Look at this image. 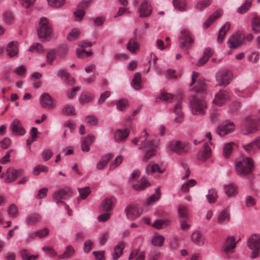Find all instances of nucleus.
Returning <instances> with one entry per match:
<instances>
[{
    "label": "nucleus",
    "instance_id": "603ef678",
    "mask_svg": "<svg viewBox=\"0 0 260 260\" xmlns=\"http://www.w3.org/2000/svg\"><path fill=\"white\" fill-rule=\"evenodd\" d=\"M78 191L80 193V198L84 200L85 199L90 193L91 190L89 186H86L82 188H78Z\"/></svg>",
    "mask_w": 260,
    "mask_h": 260
},
{
    "label": "nucleus",
    "instance_id": "58836bf2",
    "mask_svg": "<svg viewBox=\"0 0 260 260\" xmlns=\"http://www.w3.org/2000/svg\"><path fill=\"white\" fill-rule=\"evenodd\" d=\"M93 99L94 96L92 94L84 92L81 94L79 100L81 104L84 105L91 102Z\"/></svg>",
    "mask_w": 260,
    "mask_h": 260
},
{
    "label": "nucleus",
    "instance_id": "680f3d73",
    "mask_svg": "<svg viewBox=\"0 0 260 260\" xmlns=\"http://www.w3.org/2000/svg\"><path fill=\"white\" fill-rule=\"evenodd\" d=\"M49 230L48 228H44L35 232V235L36 237L43 238L46 237L49 234Z\"/></svg>",
    "mask_w": 260,
    "mask_h": 260
},
{
    "label": "nucleus",
    "instance_id": "7ed1b4c3",
    "mask_svg": "<svg viewBox=\"0 0 260 260\" xmlns=\"http://www.w3.org/2000/svg\"><path fill=\"white\" fill-rule=\"evenodd\" d=\"M259 119L254 116L247 117L240 124V129L244 135L254 133L257 130V125Z\"/></svg>",
    "mask_w": 260,
    "mask_h": 260
},
{
    "label": "nucleus",
    "instance_id": "a19ab883",
    "mask_svg": "<svg viewBox=\"0 0 260 260\" xmlns=\"http://www.w3.org/2000/svg\"><path fill=\"white\" fill-rule=\"evenodd\" d=\"M164 241L165 238L164 236L159 234H155L152 237L151 243L154 246L161 247L163 245Z\"/></svg>",
    "mask_w": 260,
    "mask_h": 260
},
{
    "label": "nucleus",
    "instance_id": "37998d69",
    "mask_svg": "<svg viewBox=\"0 0 260 260\" xmlns=\"http://www.w3.org/2000/svg\"><path fill=\"white\" fill-rule=\"evenodd\" d=\"M206 197L209 203L212 204L216 202L218 196L215 189H211L208 190V194Z\"/></svg>",
    "mask_w": 260,
    "mask_h": 260
},
{
    "label": "nucleus",
    "instance_id": "4be33fe9",
    "mask_svg": "<svg viewBox=\"0 0 260 260\" xmlns=\"http://www.w3.org/2000/svg\"><path fill=\"white\" fill-rule=\"evenodd\" d=\"M18 42L15 41H12L8 44L6 47V51L10 57H14L18 54Z\"/></svg>",
    "mask_w": 260,
    "mask_h": 260
},
{
    "label": "nucleus",
    "instance_id": "20e7f679",
    "mask_svg": "<svg viewBox=\"0 0 260 260\" xmlns=\"http://www.w3.org/2000/svg\"><path fill=\"white\" fill-rule=\"evenodd\" d=\"M253 167V160L250 157H246L235 165L237 173L241 176H245L250 173Z\"/></svg>",
    "mask_w": 260,
    "mask_h": 260
},
{
    "label": "nucleus",
    "instance_id": "412c9836",
    "mask_svg": "<svg viewBox=\"0 0 260 260\" xmlns=\"http://www.w3.org/2000/svg\"><path fill=\"white\" fill-rule=\"evenodd\" d=\"M21 173V170L18 171L12 167H9L6 172L7 177L5 179V182L10 183L14 181Z\"/></svg>",
    "mask_w": 260,
    "mask_h": 260
},
{
    "label": "nucleus",
    "instance_id": "4468645a",
    "mask_svg": "<svg viewBox=\"0 0 260 260\" xmlns=\"http://www.w3.org/2000/svg\"><path fill=\"white\" fill-rule=\"evenodd\" d=\"M231 99L229 94L224 90H220L215 96L213 103L218 106H222Z\"/></svg>",
    "mask_w": 260,
    "mask_h": 260
},
{
    "label": "nucleus",
    "instance_id": "7c9ffc66",
    "mask_svg": "<svg viewBox=\"0 0 260 260\" xmlns=\"http://www.w3.org/2000/svg\"><path fill=\"white\" fill-rule=\"evenodd\" d=\"M167 151L169 153H179V140L171 141L167 144Z\"/></svg>",
    "mask_w": 260,
    "mask_h": 260
},
{
    "label": "nucleus",
    "instance_id": "f3484780",
    "mask_svg": "<svg viewBox=\"0 0 260 260\" xmlns=\"http://www.w3.org/2000/svg\"><path fill=\"white\" fill-rule=\"evenodd\" d=\"M125 211L127 218L129 219L134 220L140 216L142 210L137 207L128 206L125 208Z\"/></svg>",
    "mask_w": 260,
    "mask_h": 260
},
{
    "label": "nucleus",
    "instance_id": "423d86ee",
    "mask_svg": "<svg viewBox=\"0 0 260 260\" xmlns=\"http://www.w3.org/2000/svg\"><path fill=\"white\" fill-rule=\"evenodd\" d=\"M52 29L46 17L41 18L39 26L37 29L38 35L40 38H46L52 33Z\"/></svg>",
    "mask_w": 260,
    "mask_h": 260
},
{
    "label": "nucleus",
    "instance_id": "dca6fc26",
    "mask_svg": "<svg viewBox=\"0 0 260 260\" xmlns=\"http://www.w3.org/2000/svg\"><path fill=\"white\" fill-rule=\"evenodd\" d=\"M203 143L204 145L203 150L198 152L197 157L199 160L204 161L211 156V151L209 146L211 145V143L204 142H203Z\"/></svg>",
    "mask_w": 260,
    "mask_h": 260
},
{
    "label": "nucleus",
    "instance_id": "72a5a7b5",
    "mask_svg": "<svg viewBox=\"0 0 260 260\" xmlns=\"http://www.w3.org/2000/svg\"><path fill=\"white\" fill-rule=\"evenodd\" d=\"M127 49L132 53H135L140 48V45L137 42V40L134 38H131L129 40L127 44Z\"/></svg>",
    "mask_w": 260,
    "mask_h": 260
},
{
    "label": "nucleus",
    "instance_id": "9d476101",
    "mask_svg": "<svg viewBox=\"0 0 260 260\" xmlns=\"http://www.w3.org/2000/svg\"><path fill=\"white\" fill-rule=\"evenodd\" d=\"M235 129V126L234 123L226 121L219 125L217 127L216 132L219 136L223 137L228 134L232 133Z\"/></svg>",
    "mask_w": 260,
    "mask_h": 260
},
{
    "label": "nucleus",
    "instance_id": "f257e3e1",
    "mask_svg": "<svg viewBox=\"0 0 260 260\" xmlns=\"http://www.w3.org/2000/svg\"><path fill=\"white\" fill-rule=\"evenodd\" d=\"M158 145V143L154 140L147 141L146 138L141 142V146L139 147V149L142 150L144 153V155L143 157V161L144 162H147L150 159L156 155V148Z\"/></svg>",
    "mask_w": 260,
    "mask_h": 260
},
{
    "label": "nucleus",
    "instance_id": "ea45409f",
    "mask_svg": "<svg viewBox=\"0 0 260 260\" xmlns=\"http://www.w3.org/2000/svg\"><path fill=\"white\" fill-rule=\"evenodd\" d=\"M75 250L72 246H68L66 247L64 252L59 254L58 258L59 259H67L70 258L74 253Z\"/></svg>",
    "mask_w": 260,
    "mask_h": 260
},
{
    "label": "nucleus",
    "instance_id": "338daca9",
    "mask_svg": "<svg viewBox=\"0 0 260 260\" xmlns=\"http://www.w3.org/2000/svg\"><path fill=\"white\" fill-rule=\"evenodd\" d=\"M128 106L126 100L121 99L117 102V108L119 111H123Z\"/></svg>",
    "mask_w": 260,
    "mask_h": 260
},
{
    "label": "nucleus",
    "instance_id": "c85d7f7f",
    "mask_svg": "<svg viewBox=\"0 0 260 260\" xmlns=\"http://www.w3.org/2000/svg\"><path fill=\"white\" fill-rule=\"evenodd\" d=\"M124 247V243L122 241L118 242L114 247V252L112 254L113 260H117L119 258L123 252Z\"/></svg>",
    "mask_w": 260,
    "mask_h": 260
},
{
    "label": "nucleus",
    "instance_id": "774afa93",
    "mask_svg": "<svg viewBox=\"0 0 260 260\" xmlns=\"http://www.w3.org/2000/svg\"><path fill=\"white\" fill-rule=\"evenodd\" d=\"M11 144V140L7 137L4 138L0 142L1 147L3 149H6L9 148Z\"/></svg>",
    "mask_w": 260,
    "mask_h": 260
},
{
    "label": "nucleus",
    "instance_id": "1a4fd4ad",
    "mask_svg": "<svg viewBox=\"0 0 260 260\" xmlns=\"http://www.w3.org/2000/svg\"><path fill=\"white\" fill-rule=\"evenodd\" d=\"M190 226L187 210L185 207L180 205V229L186 231Z\"/></svg>",
    "mask_w": 260,
    "mask_h": 260
},
{
    "label": "nucleus",
    "instance_id": "a211bd4d",
    "mask_svg": "<svg viewBox=\"0 0 260 260\" xmlns=\"http://www.w3.org/2000/svg\"><path fill=\"white\" fill-rule=\"evenodd\" d=\"M243 147L249 154L255 153L260 150V138H257L253 142L244 145Z\"/></svg>",
    "mask_w": 260,
    "mask_h": 260
},
{
    "label": "nucleus",
    "instance_id": "49530a36",
    "mask_svg": "<svg viewBox=\"0 0 260 260\" xmlns=\"http://www.w3.org/2000/svg\"><path fill=\"white\" fill-rule=\"evenodd\" d=\"M40 218V216L38 213L30 214L26 218V222L28 224H34L37 223Z\"/></svg>",
    "mask_w": 260,
    "mask_h": 260
},
{
    "label": "nucleus",
    "instance_id": "c03bdc74",
    "mask_svg": "<svg viewBox=\"0 0 260 260\" xmlns=\"http://www.w3.org/2000/svg\"><path fill=\"white\" fill-rule=\"evenodd\" d=\"M251 29L255 33L260 32V17L256 16L252 19Z\"/></svg>",
    "mask_w": 260,
    "mask_h": 260
},
{
    "label": "nucleus",
    "instance_id": "2f4dec72",
    "mask_svg": "<svg viewBox=\"0 0 260 260\" xmlns=\"http://www.w3.org/2000/svg\"><path fill=\"white\" fill-rule=\"evenodd\" d=\"M132 86L137 90L142 88V80L140 73L138 72L135 74L132 82Z\"/></svg>",
    "mask_w": 260,
    "mask_h": 260
},
{
    "label": "nucleus",
    "instance_id": "052dcab7",
    "mask_svg": "<svg viewBox=\"0 0 260 260\" xmlns=\"http://www.w3.org/2000/svg\"><path fill=\"white\" fill-rule=\"evenodd\" d=\"M53 155V153L51 149H46L42 153V157L44 161L48 160Z\"/></svg>",
    "mask_w": 260,
    "mask_h": 260
},
{
    "label": "nucleus",
    "instance_id": "e433bc0d",
    "mask_svg": "<svg viewBox=\"0 0 260 260\" xmlns=\"http://www.w3.org/2000/svg\"><path fill=\"white\" fill-rule=\"evenodd\" d=\"M236 147V145L233 142H230L225 144L223 148V153L224 157L228 158Z\"/></svg>",
    "mask_w": 260,
    "mask_h": 260
},
{
    "label": "nucleus",
    "instance_id": "a18cd8bd",
    "mask_svg": "<svg viewBox=\"0 0 260 260\" xmlns=\"http://www.w3.org/2000/svg\"><path fill=\"white\" fill-rule=\"evenodd\" d=\"M62 114L67 116H73L76 114L75 109L71 105H66L62 109Z\"/></svg>",
    "mask_w": 260,
    "mask_h": 260
},
{
    "label": "nucleus",
    "instance_id": "5fc2aeb1",
    "mask_svg": "<svg viewBox=\"0 0 260 260\" xmlns=\"http://www.w3.org/2000/svg\"><path fill=\"white\" fill-rule=\"evenodd\" d=\"M169 221L167 220L158 219L156 220L152 224L153 226L157 229H160L168 224Z\"/></svg>",
    "mask_w": 260,
    "mask_h": 260
},
{
    "label": "nucleus",
    "instance_id": "ddd939ff",
    "mask_svg": "<svg viewBox=\"0 0 260 260\" xmlns=\"http://www.w3.org/2000/svg\"><path fill=\"white\" fill-rule=\"evenodd\" d=\"M244 40L243 36L238 33L231 36L228 40V46L230 48H237L240 46Z\"/></svg>",
    "mask_w": 260,
    "mask_h": 260
},
{
    "label": "nucleus",
    "instance_id": "2eb2a0df",
    "mask_svg": "<svg viewBox=\"0 0 260 260\" xmlns=\"http://www.w3.org/2000/svg\"><path fill=\"white\" fill-rule=\"evenodd\" d=\"M10 129L12 132L15 135H24L25 131L22 126L20 121L17 119H14L10 125Z\"/></svg>",
    "mask_w": 260,
    "mask_h": 260
},
{
    "label": "nucleus",
    "instance_id": "09e8293b",
    "mask_svg": "<svg viewBox=\"0 0 260 260\" xmlns=\"http://www.w3.org/2000/svg\"><path fill=\"white\" fill-rule=\"evenodd\" d=\"M190 149V144L188 142H180V155L187 153Z\"/></svg>",
    "mask_w": 260,
    "mask_h": 260
},
{
    "label": "nucleus",
    "instance_id": "de8ad7c7",
    "mask_svg": "<svg viewBox=\"0 0 260 260\" xmlns=\"http://www.w3.org/2000/svg\"><path fill=\"white\" fill-rule=\"evenodd\" d=\"M252 1L253 0H246L245 3L238 8L237 11L241 14L247 12L250 8Z\"/></svg>",
    "mask_w": 260,
    "mask_h": 260
},
{
    "label": "nucleus",
    "instance_id": "c9c22d12",
    "mask_svg": "<svg viewBox=\"0 0 260 260\" xmlns=\"http://www.w3.org/2000/svg\"><path fill=\"white\" fill-rule=\"evenodd\" d=\"M230 219V215L228 210H222L220 211L217 216V222L218 223H223L228 222Z\"/></svg>",
    "mask_w": 260,
    "mask_h": 260
},
{
    "label": "nucleus",
    "instance_id": "9b49d317",
    "mask_svg": "<svg viewBox=\"0 0 260 260\" xmlns=\"http://www.w3.org/2000/svg\"><path fill=\"white\" fill-rule=\"evenodd\" d=\"M40 102L42 107L47 109H52L55 106L53 99L47 92L43 93L41 95Z\"/></svg>",
    "mask_w": 260,
    "mask_h": 260
},
{
    "label": "nucleus",
    "instance_id": "864d4df0",
    "mask_svg": "<svg viewBox=\"0 0 260 260\" xmlns=\"http://www.w3.org/2000/svg\"><path fill=\"white\" fill-rule=\"evenodd\" d=\"M20 253L23 260H35L38 257L37 255H29L28 251L25 249H22Z\"/></svg>",
    "mask_w": 260,
    "mask_h": 260
},
{
    "label": "nucleus",
    "instance_id": "a878e982",
    "mask_svg": "<svg viewBox=\"0 0 260 260\" xmlns=\"http://www.w3.org/2000/svg\"><path fill=\"white\" fill-rule=\"evenodd\" d=\"M149 186H150V183L148 180L143 177L140 181L133 185V188L134 190L139 191L144 190Z\"/></svg>",
    "mask_w": 260,
    "mask_h": 260
},
{
    "label": "nucleus",
    "instance_id": "0e129e2a",
    "mask_svg": "<svg viewBox=\"0 0 260 260\" xmlns=\"http://www.w3.org/2000/svg\"><path fill=\"white\" fill-rule=\"evenodd\" d=\"M48 4L52 7L59 8L63 6L64 0H48Z\"/></svg>",
    "mask_w": 260,
    "mask_h": 260
},
{
    "label": "nucleus",
    "instance_id": "f03ea898",
    "mask_svg": "<svg viewBox=\"0 0 260 260\" xmlns=\"http://www.w3.org/2000/svg\"><path fill=\"white\" fill-rule=\"evenodd\" d=\"M189 101L190 109L192 114L196 115H204L206 114L207 104L205 101L196 95H192L190 98Z\"/></svg>",
    "mask_w": 260,
    "mask_h": 260
},
{
    "label": "nucleus",
    "instance_id": "e2e57ef3",
    "mask_svg": "<svg viewBox=\"0 0 260 260\" xmlns=\"http://www.w3.org/2000/svg\"><path fill=\"white\" fill-rule=\"evenodd\" d=\"M35 50L38 52H42L44 51V47L41 44L35 43L30 47L29 51L32 52Z\"/></svg>",
    "mask_w": 260,
    "mask_h": 260
},
{
    "label": "nucleus",
    "instance_id": "6e6d98bb",
    "mask_svg": "<svg viewBox=\"0 0 260 260\" xmlns=\"http://www.w3.org/2000/svg\"><path fill=\"white\" fill-rule=\"evenodd\" d=\"M48 171V168L44 165H38L34 168L33 174L35 176H38L40 172H47Z\"/></svg>",
    "mask_w": 260,
    "mask_h": 260
},
{
    "label": "nucleus",
    "instance_id": "8fccbe9b",
    "mask_svg": "<svg viewBox=\"0 0 260 260\" xmlns=\"http://www.w3.org/2000/svg\"><path fill=\"white\" fill-rule=\"evenodd\" d=\"M80 35V32L79 30L75 28H73L67 36V39L69 41H72L77 39Z\"/></svg>",
    "mask_w": 260,
    "mask_h": 260
},
{
    "label": "nucleus",
    "instance_id": "393cba45",
    "mask_svg": "<svg viewBox=\"0 0 260 260\" xmlns=\"http://www.w3.org/2000/svg\"><path fill=\"white\" fill-rule=\"evenodd\" d=\"M115 205V199L114 198H107L105 199L101 204L103 211L109 212L112 210Z\"/></svg>",
    "mask_w": 260,
    "mask_h": 260
},
{
    "label": "nucleus",
    "instance_id": "39448f33",
    "mask_svg": "<svg viewBox=\"0 0 260 260\" xmlns=\"http://www.w3.org/2000/svg\"><path fill=\"white\" fill-rule=\"evenodd\" d=\"M247 245L252 251L250 255L251 258H255L260 256V234H252L247 240Z\"/></svg>",
    "mask_w": 260,
    "mask_h": 260
},
{
    "label": "nucleus",
    "instance_id": "6e6552de",
    "mask_svg": "<svg viewBox=\"0 0 260 260\" xmlns=\"http://www.w3.org/2000/svg\"><path fill=\"white\" fill-rule=\"evenodd\" d=\"M216 80L219 82L217 85L225 86L232 81L233 74L231 71L224 70L218 72L216 75Z\"/></svg>",
    "mask_w": 260,
    "mask_h": 260
},
{
    "label": "nucleus",
    "instance_id": "79ce46f5",
    "mask_svg": "<svg viewBox=\"0 0 260 260\" xmlns=\"http://www.w3.org/2000/svg\"><path fill=\"white\" fill-rule=\"evenodd\" d=\"M165 170V169H160L157 164H154L151 166L148 165L146 168V172L147 174H152L155 172L162 173Z\"/></svg>",
    "mask_w": 260,
    "mask_h": 260
},
{
    "label": "nucleus",
    "instance_id": "0eeeda50",
    "mask_svg": "<svg viewBox=\"0 0 260 260\" xmlns=\"http://www.w3.org/2000/svg\"><path fill=\"white\" fill-rule=\"evenodd\" d=\"M193 39L187 30L183 29L180 32V48L188 49L191 47Z\"/></svg>",
    "mask_w": 260,
    "mask_h": 260
},
{
    "label": "nucleus",
    "instance_id": "bf43d9fd",
    "mask_svg": "<svg viewBox=\"0 0 260 260\" xmlns=\"http://www.w3.org/2000/svg\"><path fill=\"white\" fill-rule=\"evenodd\" d=\"M123 157L122 155L117 156L110 165V168L112 169H115L117 166H119L123 161Z\"/></svg>",
    "mask_w": 260,
    "mask_h": 260
},
{
    "label": "nucleus",
    "instance_id": "4d7b16f0",
    "mask_svg": "<svg viewBox=\"0 0 260 260\" xmlns=\"http://www.w3.org/2000/svg\"><path fill=\"white\" fill-rule=\"evenodd\" d=\"M160 95V99L168 103H171L173 102L174 95H173L172 94L167 93L165 91H162L161 92Z\"/></svg>",
    "mask_w": 260,
    "mask_h": 260
},
{
    "label": "nucleus",
    "instance_id": "473e14b6",
    "mask_svg": "<svg viewBox=\"0 0 260 260\" xmlns=\"http://www.w3.org/2000/svg\"><path fill=\"white\" fill-rule=\"evenodd\" d=\"M112 154L111 153H107L104 155L97 164L96 167V169L98 170H102L108 164L109 161L112 158Z\"/></svg>",
    "mask_w": 260,
    "mask_h": 260
},
{
    "label": "nucleus",
    "instance_id": "f704fd0d",
    "mask_svg": "<svg viewBox=\"0 0 260 260\" xmlns=\"http://www.w3.org/2000/svg\"><path fill=\"white\" fill-rule=\"evenodd\" d=\"M223 188L224 192L228 197L235 196L237 192V187L234 183L224 185Z\"/></svg>",
    "mask_w": 260,
    "mask_h": 260
},
{
    "label": "nucleus",
    "instance_id": "69168bd1",
    "mask_svg": "<svg viewBox=\"0 0 260 260\" xmlns=\"http://www.w3.org/2000/svg\"><path fill=\"white\" fill-rule=\"evenodd\" d=\"M210 0H202L199 1L197 5V8L199 10H202L210 5Z\"/></svg>",
    "mask_w": 260,
    "mask_h": 260
},
{
    "label": "nucleus",
    "instance_id": "aec40b11",
    "mask_svg": "<svg viewBox=\"0 0 260 260\" xmlns=\"http://www.w3.org/2000/svg\"><path fill=\"white\" fill-rule=\"evenodd\" d=\"M236 245V242L234 237H228L224 240L223 245V251L226 253H231Z\"/></svg>",
    "mask_w": 260,
    "mask_h": 260
},
{
    "label": "nucleus",
    "instance_id": "4c0bfd02",
    "mask_svg": "<svg viewBox=\"0 0 260 260\" xmlns=\"http://www.w3.org/2000/svg\"><path fill=\"white\" fill-rule=\"evenodd\" d=\"M230 27V24L229 22H226L224 24H223L222 27L220 28L219 31V34L218 35L217 40L218 42L220 43L222 42L223 39L224 38V36L227 32V31L229 30Z\"/></svg>",
    "mask_w": 260,
    "mask_h": 260
},
{
    "label": "nucleus",
    "instance_id": "b1692460",
    "mask_svg": "<svg viewBox=\"0 0 260 260\" xmlns=\"http://www.w3.org/2000/svg\"><path fill=\"white\" fill-rule=\"evenodd\" d=\"M192 241L198 246H202L205 243V238L199 231H194L191 235Z\"/></svg>",
    "mask_w": 260,
    "mask_h": 260
},
{
    "label": "nucleus",
    "instance_id": "6ab92c4d",
    "mask_svg": "<svg viewBox=\"0 0 260 260\" xmlns=\"http://www.w3.org/2000/svg\"><path fill=\"white\" fill-rule=\"evenodd\" d=\"M139 12L141 17H146L151 15L152 8L149 5L148 0H143L139 8Z\"/></svg>",
    "mask_w": 260,
    "mask_h": 260
},
{
    "label": "nucleus",
    "instance_id": "f8f14e48",
    "mask_svg": "<svg viewBox=\"0 0 260 260\" xmlns=\"http://www.w3.org/2000/svg\"><path fill=\"white\" fill-rule=\"evenodd\" d=\"M72 191L69 187H65L61 188L53 193L52 198L54 200L57 202L60 201L59 200L62 199H66L71 197L72 196Z\"/></svg>",
    "mask_w": 260,
    "mask_h": 260
},
{
    "label": "nucleus",
    "instance_id": "5701e85b",
    "mask_svg": "<svg viewBox=\"0 0 260 260\" xmlns=\"http://www.w3.org/2000/svg\"><path fill=\"white\" fill-rule=\"evenodd\" d=\"M129 130L127 128L124 129H117L114 134V139L116 141H122L124 140L129 135Z\"/></svg>",
    "mask_w": 260,
    "mask_h": 260
},
{
    "label": "nucleus",
    "instance_id": "cd10ccee",
    "mask_svg": "<svg viewBox=\"0 0 260 260\" xmlns=\"http://www.w3.org/2000/svg\"><path fill=\"white\" fill-rule=\"evenodd\" d=\"M222 15L220 10H217L212 15H211L203 23V27L205 29L209 27L217 19L219 18Z\"/></svg>",
    "mask_w": 260,
    "mask_h": 260
},
{
    "label": "nucleus",
    "instance_id": "bb28decb",
    "mask_svg": "<svg viewBox=\"0 0 260 260\" xmlns=\"http://www.w3.org/2000/svg\"><path fill=\"white\" fill-rule=\"evenodd\" d=\"M161 196L160 187L159 186L155 189V194L151 195L145 201V205L149 206L153 204L155 202L158 201Z\"/></svg>",
    "mask_w": 260,
    "mask_h": 260
},
{
    "label": "nucleus",
    "instance_id": "3c124183",
    "mask_svg": "<svg viewBox=\"0 0 260 260\" xmlns=\"http://www.w3.org/2000/svg\"><path fill=\"white\" fill-rule=\"evenodd\" d=\"M196 184V181L194 179H190L187 181L185 182L181 185V190L183 191H187L189 188L192 186H194Z\"/></svg>",
    "mask_w": 260,
    "mask_h": 260
},
{
    "label": "nucleus",
    "instance_id": "13d9d810",
    "mask_svg": "<svg viewBox=\"0 0 260 260\" xmlns=\"http://www.w3.org/2000/svg\"><path fill=\"white\" fill-rule=\"evenodd\" d=\"M8 213L10 216L16 217L18 215L17 207L14 204H11L8 208Z\"/></svg>",
    "mask_w": 260,
    "mask_h": 260
},
{
    "label": "nucleus",
    "instance_id": "c756f323",
    "mask_svg": "<svg viewBox=\"0 0 260 260\" xmlns=\"http://www.w3.org/2000/svg\"><path fill=\"white\" fill-rule=\"evenodd\" d=\"M180 175L182 180L187 179L190 174L189 168L185 161H182L180 165Z\"/></svg>",
    "mask_w": 260,
    "mask_h": 260
}]
</instances>
